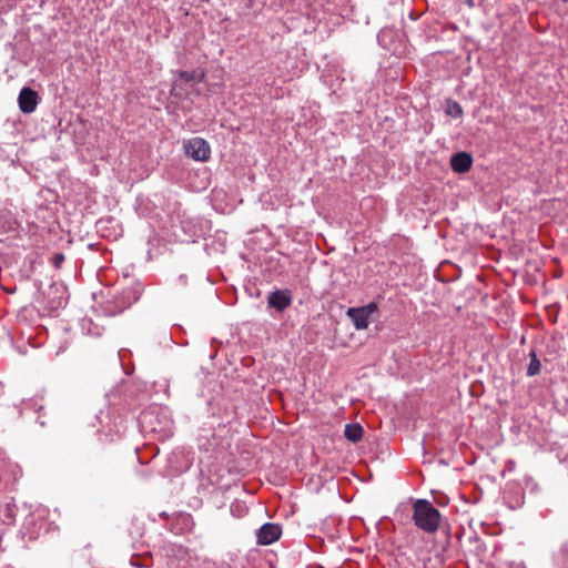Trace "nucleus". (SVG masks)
Segmentation results:
<instances>
[{
	"label": "nucleus",
	"mask_w": 568,
	"mask_h": 568,
	"mask_svg": "<svg viewBox=\"0 0 568 568\" xmlns=\"http://www.w3.org/2000/svg\"><path fill=\"white\" fill-rule=\"evenodd\" d=\"M412 519L418 529L434 534L440 527L442 515L429 500L419 498L413 503Z\"/></svg>",
	"instance_id": "1"
},
{
	"label": "nucleus",
	"mask_w": 568,
	"mask_h": 568,
	"mask_svg": "<svg viewBox=\"0 0 568 568\" xmlns=\"http://www.w3.org/2000/svg\"><path fill=\"white\" fill-rule=\"evenodd\" d=\"M377 304L375 302H371L361 307H349L346 312V315L356 329H366L369 325V322L375 321L373 316L377 315Z\"/></svg>",
	"instance_id": "2"
},
{
	"label": "nucleus",
	"mask_w": 568,
	"mask_h": 568,
	"mask_svg": "<svg viewBox=\"0 0 568 568\" xmlns=\"http://www.w3.org/2000/svg\"><path fill=\"white\" fill-rule=\"evenodd\" d=\"M186 155L195 161H206L210 158L211 149L209 143L202 138H192L184 143Z\"/></svg>",
	"instance_id": "3"
},
{
	"label": "nucleus",
	"mask_w": 568,
	"mask_h": 568,
	"mask_svg": "<svg viewBox=\"0 0 568 568\" xmlns=\"http://www.w3.org/2000/svg\"><path fill=\"white\" fill-rule=\"evenodd\" d=\"M282 526L275 523H265L256 530V542L258 545H271L280 539Z\"/></svg>",
	"instance_id": "4"
},
{
	"label": "nucleus",
	"mask_w": 568,
	"mask_h": 568,
	"mask_svg": "<svg viewBox=\"0 0 568 568\" xmlns=\"http://www.w3.org/2000/svg\"><path fill=\"white\" fill-rule=\"evenodd\" d=\"M38 93L31 88H23L19 93V108L22 113H32L38 105Z\"/></svg>",
	"instance_id": "5"
},
{
	"label": "nucleus",
	"mask_w": 568,
	"mask_h": 568,
	"mask_svg": "<svg viewBox=\"0 0 568 568\" xmlns=\"http://www.w3.org/2000/svg\"><path fill=\"white\" fill-rule=\"evenodd\" d=\"M267 303L270 307L282 312L292 304V293L288 290H276L268 295Z\"/></svg>",
	"instance_id": "6"
},
{
	"label": "nucleus",
	"mask_w": 568,
	"mask_h": 568,
	"mask_svg": "<svg viewBox=\"0 0 568 568\" xmlns=\"http://www.w3.org/2000/svg\"><path fill=\"white\" fill-rule=\"evenodd\" d=\"M471 165L473 156L468 152H457L450 158V168L456 173H466L470 170Z\"/></svg>",
	"instance_id": "7"
},
{
	"label": "nucleus",
	"mask_w": 568,
	"mask_h": 568,
	"mask_svg": "<svg viewBox=\"0 0 568 568\" xmlns=\"http://www.w3.org/2000/svg\"><path fill=\"white\" fill-rule=\"evenodd\" d=\"M551 568H568V540L551 552Z\"/></svg>",
	"instance_id": "8"
},
{
	"label": "nucleus",
	"mask_w": 568,
	"mask_h": 568,
	"mask_svg": "<svg viewBox=\"0 0 568 568\" xmlns=\"http://www.w3.org/2000/svg\"><path fill=\"white\" fill-rule=\"evenodd\" d=\"M140 290L130 287L122 291V293L116 297L119 302L120 311L125 310L126 307L131 306L133 303L139 301L140 298Z\"/></svg>",
	"instance_id": "9"
},
{
	"label": "nucleus",
	"mask_w": 568,
	"mask_h": 568,
	"mask_svg": "<svg viewBox=\"0 0 568 568\" xmlns=\"http://www.w3.org/2000/svg\"><path fill=\"white\" fill-rule=\"evenodd\" d=\"M363 433L364 429L358 423H351L345 425L344 435L352 443L359 442L363 437Z\"/></svg>",
	"instance_id": "10"
},
{
	"label": "nucleus",
	"mask_w": 568,
	"mask_h": 568,
	"mask_svg": "<svg viewBox=\"0 0 568 568\" xmlns=\"http://www.w3.org/2000/svg\"><path fill=\"white\" fill-rule=\"evenodd\" d=\"M445 113L452 118H460L464 113L462 105L452 99L446 100Z\"/></svg>",
	"instance_id": "11"
},
{
	"label": "nucleus",
	"mask_w": 568,
	"mask_h": 568,
	"mask_svg": "<svg viewBox=\"0 0 568 568\" xmlns=\"http://www.w3.org/2000/svg\"><path fill=\"white\" fill-rule=\"evenodd\" d=\"M530 363L527 367V376L532 377L540 373L541 364L534 349L529 353Z\"/></svg>",
	"instance_id": "12"
},
{
	"label": "nucleus",
	"mask_w": 568,
	"mask_h": 568,
	"mask_svg": "<svg viewBox=\"0 0 568 568\" xmlns=\"http://www.w3.org/2000/svg\"><path fill=\"white\" fill-rule=\"evenodd\" d=\"M82 329L87 332L88 335L91 336H101L102 329L100 326L95 325L92 320H83L82 321Z\"/></svg>",
	"instance_id": "13"
},
{
	"label": "nucleus",
	"mask_w": 568,
	"mask_h": 568,
	"mask_svg": "<svg viewBox=\"0 0 568 568\" xmlns=\"http://www.w3.org/2000/svg\"><path fill=\"white\" fill-rule=\"evenodd\" d=\"M230 511L234 517L241 518L246 514L247 508L244 503L236 500L232 503Z\"/></svg>",
	"instance_id": "14"
},
{
	"label": "nucleus",
	"mask_w": 568,
	"mask_h": 568,
	"mask_svg": "<svg viewBox=\"0 0 568 568\" xmlns=\"http://www.w3.org/2000/svg\"><path fill=\"white\" fill-rule=\"evenodd\" d=\"M179 75L182 80L186 81V82H191V81H202V78H203V74H199L197 71H180L179 72Z\"/></svg>",
	"instance_id": "15"
},
{
	"label": "nucleus",
	"mask_w": 568,
	"mask_h": 568,
	"mask_svg": "<svg viewBox=\"0 0 568 568\" xmlns=\"http://www.w3.org/2000/svg\"><path fill=\"white\" fill-rule=\"evenodd\" d=\"M63 262H64V255L62 253L54 254L53 264L55 267H60Z\"/></svg>",
	"instance_id": "16"
},
{
	"label": "nucleus",
	"mask_w": 568,
	"mask_h": 568,
	"mask_svg": "<svg viewBox=\"0 0 568 568\" xmlns=\"http://www.w3.org/2000/svg\"><path fill=\"white\" fill-rule=\"evenodd\" d=\"M150 415H151V414L146 413V414L144 415V419H146Z\"/></svg>",
	"instance_id": "17"
}]
</instances>
